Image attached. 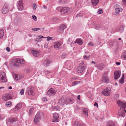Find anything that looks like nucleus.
Instances as JSON below:
<instances>
[{"label": "nucleus", "instance_id": "f257e3e1", "mask_svg": "<svg viewBox=\"0 0 126 126\" xmlns=\"http://www.w3.org/2000/svg\"><path fill=\"white\" fill-rule=\"evenodd\" d=\"M85 66L83 62H82L79 64L77 68V72L79 73H83L85 69Z\"/></svg>", "mask_w": 126, "mask_h": 126}, {"label": "nucleus", "instance_id": "f03ea898", "mask_svg": "<svg viewBox=\"0 0 126 126\" xmlns=\"http://www.w3.org/2000/svg\"><path fill=\"white\" fill-rule=\"evenodd\" d=\"M108 73V72L107 71L105 72L104 73L101 80L102 82L107 83L109 82V78L107 75Z\"/></svg>", "mask_w": 126, "mask_h": 126}, {"label": "nucleus", "instance_id": "7ed1b4c3", "mask_svg": "<svg viewBox=\"0 0 126 126\" xmlns=\"http://www.w3.org/2000/svg\"><path fill=\"white\" fill-rule=\"evenodd\" d=\"M0 81L2 82H5L7 81V79L5 72H2L0 74Z\"/></svg>", "mask_w": 126, "mask_h": 126}, {"label": "nucleus", "instance_id": "20e7f679", "mask_svg": "<svg viewBox=\"0 0 126 126\" xmlns=\"http://www.w3.org/2000/svg\"><path fill=\"white\" fill-rule=\"evenodd\" d=\"M41 116V114L39 112H38L36 114L34 120V122L36 124L38 123L40 121Z\"/></svg>", "mask_w": 126, "mask_h": 126}, {"label": "nucleus", "instance_id": "39448f33", "mask_svg": "<svg viewBox=\"0 0 126 126\" xmlns=\"http://www.w3.org/2000/svg\"><path fill=\"white\" fill-rule=\"evenodd\" d=\"M9 10V5L5 3L2 10V12L4 14H6Z\"/></svg>", "mask_w": 126, "mask_h": 126}, {"label": "nucleus", "instance_id": "423d86ee", "mask_svg": "<svg viewBox=\"0 0 126 126\" xmlns=\"http://www.w3.org/2000/svg\"><path fill=\"white\" fill-rule=\"evenodd\" d=\"M110 87H107L102 91V93L105 96H109L110 94Z\"/></svg>", "mask_w": 126, "mask_h": 126}, {"label": "nucleus", "instance_id": "0eeeda50", "mask_svg": "<svg viewBox=\"0 0 126 126\" xmlns=\"http://www.w3.org/2000/svg\"><path fill=\"white\" fill-rule=\"evenodd\" d=\"M58 10H60V11L62 13H65L68 12L69 10V8L68 7H64L63 8H58Z\"/></svg>", "mask_w": 126, "mask_h": 126}, {"label": "nucleus", "instance_id": "6e6552de", "mask_svg": "<svg viewBox=\"0 0 126 126\" xmlns=\"http://www.w3.org/2000/svg\"><path fill=\"white\" fill-rule=\"evenodd\" d=\"M56 92V90L52 88H50L48 91L47 94L49 95L52 96L54 95Z\"/></svg>", "mask_w": 126, "mask_h": 126}, {"label": "nucleus", "instance_id": "1a4fd4ad", "mask_svg": "<svg viewBox=\"0 0 126 126\" xmlns=\"http://www.w3.org/2000/svg\"><path fill=\"white\" fill-rule=\"evenodd\" d=\"M117 103L119 106L120 107V109H123V108H124V109H125L126 106V104L125 103L122 102L120 100L117 101Z\"/></svg>", "mask_w": 126, "mask_h": 126}, {"label": "nucleus", "instance_id": "9d476101", "mask_svg": "<svg viewBox=\"0 0 126 126\" xmlns=\"http://www.w3.org/2000/svg\"><path fill=\"white\" fill-rule=\"evenodd\" d=\"M15 62L17 64L23 65L25 62V60L21 59H17L15 60Z\"/></svg>", "mask_w": 126, "mask_h": 126}, {"label": "nucleus", "instance_id": "9b49d317", "mask_svg": "<svg viewBox=\"0 0 126 126\" xmlns=\"http://www.w3.org/2000/svg\"><path fill=\"white\" fill-rule=\"evenodd\" d=\"M33 88L31 87H29L27 89V93L29 95H33L34 94V92L33 91Z\"/></svg>", "mask_w": 126, "mask_h": 126}, {"label": "nucleus", "instance_id": "f8f14e48", "mask_svg": "<svg viewBox=\"0 0 126 126\" xmlns=\"http://www.w3.org/2000/svg\"><path fill=\"white\" fill-rule=\"evenodd\" d=\"M123 109H120L119 110V112L118 113V115L119 116H121L122 117H124L125 115V113L124 108Z\"/></svg>", "mask_w": 126, "mask_h": 126}, {"label": "nucleus", "instance_id": "ddd939ff", "mask_svg": "<svg viewBox=\"0 0 126 126\" xmlns=\"http://www.w3.org/2000/svg\"><path fill=\"white\" fill-rule=\"evenodd\" d=\"M53 118L52 122H58L59 120V115L57 113H54L53 114Z\"/></svg>", "mask_w": 126, "mask_h": 126}, {"label": "nucleus", "instance_id": "4468645a", "mask_svg": "<svg viewBox=\"0 0 126 126\" xmlns=\"http://www.w3.org/2000/svg\"><path fill=\"white\" fill-rule=\"evenodd\" d=\"M66 27V26L64 24H63L61 25L58 28V32L60 33L62 32H63L64 29Z\"/></svg>", "mask_w": 126, "mask_h": 126}, {"label": "nucleus", "instance_id": "2eb2a0df", "mask_svg": "<svg viewBox=\"0 0 126 126\" xmlns=\"http://www.w3.org/2000/svg\"><path fill=\"white\" fill-rule=\"evenodd\" d=\"M31 53L35 57L39 56L41 54V52L39 51L33 50L31 51Z\"/></svg>", "mask_w": 126, "mask_h": 126}, {"label": "nucleus", "instance_id": "dca6fc26", "mask_svg": "<svg viewBox=\"0 0 126 126\" xmlns=\"http://www.w3.org/2000/svg\"><path fill=\"white\" fill-rule=\"evenodd\" d=\"M17 8L20 11H21L23 9L22 1V0H19L18 3Z\"/></svg>", "mask_w": 126, "mask_h": 126}, {"label": "nucleus", "instance_id": "f3484780", "mask_svg": "<svg viewBox=\"0 0 126 126\" xmlns=\"http://www.w3.org/2000/svg\"><path fill=\"white\" fill-rule=\"evenodd\" d=\"M13 77L14 79L16 80L21 79L23 78L22 75L21 74L17 75L15 74H13Z\"/></svg>", "mask_w": 126, "mask_h": 126}, {"label": "nucleus", "instance_id": "a211bd4d", "mask_svg": "<svg viewBox=\"0 0 126 126\" xmlns=\"http://www.w3.org/2000/svg\"><path fill=\"white\" fill-rule=\"evenodd\" d=\"M65 104H67L72 102L73 99L72 98H70L68 97L64 99Z\"/></svg>", "mask_w": 126, "mask_h": 126}, {"label": "nucleus", "instance_id": "6ab92c4d", "mask_svg": "<svg viewBox=\"0 0 126 126\" xmlns=\"http://www.w3.org/2000/svg\"><path fill=\"white\" fill-rule=\"evenodd\" d=\"M7 120L9 122L13 123L17 121V118L16 117H10L8 118Z\"/></svg>", "mask_w": 126, "mask_h": 126}, {"label": "nucleus", "instance_id": "aec40b11", "mask_svg": "<svg viewBox=\"0 0 126 126\" xmlns=\"http://www.w3.org/2000/svg\"><path fill=\"white\" fill-rule=\"evenodd\" d=\"M52 62L51 61L48 59H46L43 62V64L44 66H47Z\"/></svg>", "mask_w": 126, "mask_h": 126}, {"label": "nucleus", "instance_id": "412c9836", "mask_svg": "<svg viewBox=\"0 0 126 126\" xmlns=\"http://www.w3.org/2000/svg\"><path fill=\"white\" fill-rule=\"evenodd\" d=\"M55 44L54 46V47L55 48H59L61 47L62 43L61 42H56L55 43Z\"/></svg>", "mask_w": 126, "mask_h": 126}, {"label": "nucleus", "instance_id": "4be33fe9", "mask_svg": "<svg viewBox=\"0 0 126 126\" xmlns=\"http://www.w3.org/2000/svg\"><path fill=\"white\" fill-rule=\"evenodd\" d=\"M120 71H116L114 73V79H117L120 77Z\"/></svg>", "mask_w": 126, "mask_h": 126}, {"label": "nucleus", "instance_id": "5701e85b", "mask_svg": "<svg viewBox=\"0 0 126 126\" xmlns=\"http://www.w3.org/2000/svg\"><path fill=\"white\" fill-rule=\"evenodd\" d=\"M10 99V97L9 95L7 94H4L2 96V99L5 101H7Z\"/></svg>", "mask_w": 126, "mask_h": 126}, {"label": "nucleus", "instance_id": "b1692460", "mask_svg": "<svg viewBox=\"0 0 126 126\" xmlns=\"http://www.w3.org/2000/svg\"><path fill=\"white\" fill-rule=\"evenodd\" d=\"M123 10L122 8H116L115 9V14L116 15H118L120 12H121Z\"/></svg>", "mask_w": 126, "mask_h": 126}, {"label": "nucleus", "instance_id": "393cba45", "mask_svg": "<svg viewBox=\"0 0 126 126\" xmlns=\"http://www.w3.org/2000/svg\"><path fill=\"white\" fill-rule=\"evenodd\" d=\"M58 103L61 105H63L65 104L64 100L63 97H62L59 99Z\"/></svg>", "mask_w": 126, "mask_h": 126}, {"label": "nucleus", "instance_id": "a878e982", "mask_svg": "<svg viewBox=\"0 0 126 126\" xmlns=\"http://www.w3.org/2000/svg\"><path fill=\"white\" fill-rule=\"evenodd\" d=\"M75 43H77L81 45L83 44V42L80 39H77Z\"/></svg>", "mask_w": 126, "mask_h": 126}, {"label": "nucleus", "instance_id": "bb28decb", "mask_svg": "<svg viewBox=\"0 0 126 126\" xmlns=\"http://www.w3.org/2000/svg\"><path fill=\"white\" fill-rule=\"evenodd\" d=\"M74 126H84L83 125L78 121H76L74 122Z\"/></svg>", "mask_w": 126, "mask_h": 126}, {"label": "nucleus", "instance_id": "cd10ccee", "mask_svg": "<svg viewBox=\"0 0 126 126\" xmlns=\"http://www.w3.org/2000/svg\"><path fill=\"white\" fill-rule=\"evenodd\" d=\"M99 0H91V2L92 4L94 6L96 5L98 3Z\"/></svg>", "mask_w": 126, "mask_h": 126}, {"label": "nucleus", "instance_id": "c85d7f7f", "mask_svg": "<svg viewBox=\"0 0 126 126\" xmlns=\"http://www.w3.org/2000/svg\"><path fill=\"white\" fill-rule=\"evenodd\" d=\"M114 123L111 121H110L108 122L106 126H114Z\"/></svg>", "mask_w": 126, "mask_h": 126}, {"label": "nucleus", "instance_id": "c756f323", "mask_svg": "<svg viewBox=\"0 0 126 126\" xmlns=\"http://www.w3.org/2000/svg\"><path fill=\"white\" fill-rule=\"evenodd\" d=\"M22 106L21 104H18L15 107V109L16 110H18L20 109Z\"/></svg>", "mask_w": 126, "mask_h": 126}, {"label": "nucleus", "instance_id": "7c9ffc66", "mask_svg": "<svg viewBox=\"0 0 126 126\" xmlns=\"http://www.w3.org/2000/svg\"><path fill=\"white\" fill-rule=\"evenodd\" d=\"M34 110L33 107L31 108L29 110V115L30 116H32L33 114V111Z\"/></svg>", "mask_w": 126, "mask_h": 126}, {"label": "nucleus", "instance_id": "2f4dec72", "mask_svg": "<svg viewBox=\"0 0 126 126\" xmlns=\"http://www.w3.org/2000/svg\"><path fill=\"white\" fill-rule=\"evenodd\" d=\"M12 104V102L9 101L7 102L5 104L6 106L8 107H10Z\"/></svg>", "mask_w": 126, "mask_h": 126}, {"label": "nucleus", "instance_id": "473e14b6", "mask_svg": "<svg viewBox=\"0 0 126 126\" xmlns=\"http://www.w3.org/2000/svg\"><path fill=\"white\" fill-rule=\"evenodd\" d=\"M121 57L123 59L126 60V51L122 53Z\"/></svg>", "mask_w": 126, "mask_h": 126}, {"label": "nucleus", "instance_id": "72a5a7b5", "mask_svg": "<svg viewBox=\"0 0 126 126\" xmlns=\"http://www.w3.org/2000/svg\"><path fill=\"white\" fill-rule=\"evenodd\" d=\"M4 35V30L2 29H0V38L3 37Z\"/></svg>", "mask_w": 126, "mask_h": 126}, {"label": "nucleus", "instance_id": "f704fd0d", "mask_svg": "<svg viewBox=\"0 0 126 126\" xmlns=\"http://www.w3.org/2000/svg\"><path fill=\"white\" fill-rule=\"evenodd\" d=\"M100 70L103 69L104 68V65L103 64L98 65L96 66Z\"/></svg>", "mask_w": 126, "mask_h": 126}, {"label": "nucleus", "instance_id": "c9c22d12", "mask_svg": "<svg viewBox=\"0 0 126 126\" xmlns=\"http://www.w3.org/2000/svg\"><path fill=\"white\" fill-rule=\"evenodd\" d=\"M124 31V28L123 26H121L119 28V32L121 33L122 32Z\"/></svg>", "mask_w": 126, "mask_h": 126}, {"label": "nucleus", "instance_id": "e433bc0d", "mask_svg": "<svg viewBox=\"0 0 126 126\" xmlns=\"http://www.w3.org/2000/svg\"><path fill=\"white\" fill-rule=\"evenodd\" d=\"M84 113L87 116H88V110L86 108H85L83 110Z\"/></svg>", "mask_w": 126, "mask_h": 126}, {"label": "nucleus", "instance_id": "4c0bfd02", "mask_svg": "<svg viewBox=\"0 0 126 126\" xmlns=\"http://www.w3.org/2000/svg\"><path fill=\"white\" fill-rule=\"evenodd\" d=\"M90 55H87L86 54L84 55L83 58L85 60H88L90 58Z\"/></svg>", "mask_w": 126, "mask_h": 126}, {"label": "nucleus", "instance_id": "58836bf2", "mask_svg": "<svg viewBox=\"0 0 126 126\" xmlns=\"http://www.w3.org/2000/svg\"><path fill=\"white\" fill-rule=\"evenodd\" d=\"M79 83V81H75L74 82L72 83V85L73 86H74L76 85Z\"/></svg>", "mask_w": 126, "mask_h": 126}, {"label": "nucleus", "instance_id": "ea45409f", "mask_svg": "<svg viewBox=\"0 0 126 126\" xmlns=\"http://www.w3.org/2000/svg\"><path fill=\"white\" fill-rule=\"evenodd\" d=\"M45 38H47V41H49L50 40H52V38L49 36L45 37Z\"/></svg>", "mask_w": 126, "mask_h": 126}, {"label": "nucleus", "instance_id": "a19ab883", "mask_svg": "<svg viewBox=\"0 0 126 126\" xmlns=\"http://www.w3.org/2000/svg\"><path fill=\"white\" fill-rule=\"evenodd\" d=\"M101 28V27L98 24L96 25L95 27V29L97 30H99Z\"/></svg>", "mask_w": 126, "mask_h": 126}, {"label": "nucleus", "instance_id": "79ce46f5", "mask_svg": "<svg viewBox=\"0 0 126 126\" xmlns=\"http://www.w3.org/2000/svg\"><path fill=\"white\" fill-rule=\"evenodd\" d=\"M40 29H40V28H32V30L33 31H37L38 30H39Z\"/></svg>", "mask_w": 126, "mask_h": 126}, {"label": "nucleus", "instance_id": "37998d69", "mask_svg": "<svg viewBox=\"0 0 126 126\" xmlns=\"http://www.w3.org/2000/svg\"><path fill=\"white\" fill-rule=\"evenodd\" d=\"M66 54L65 53H63L61 56V58L62 59H64L66 56Z\"/></svg>", "mask_w": 126, "mask_h": 126}, {"label": "nucleus", "instance_id": "c03bdc74", "mask_svg": "<svg viewBox=\"0 0 126 126\" xmlns=\"http://www.w3.org/2000/svg\"><path fill=\"white\" fill-rule=\"evenodd\" d=\"M57 19V18L56 17H53L51 18V20L53 22H55Z\"/></svg>", "mask_w": 126, "mask_h": 126}, {"label": "nucleus", "instance_id": "a18cd8bd", "mask_svg": "<svg viewBox=\"0 0 126 126\" xmlns=\"http://www.w3.org/2000/svg\"><path fill=\"white\" fill-rule=\"evenodd\" d=\"M98 13L99 14H101L102 13V9H99L98 11Z\"/></svg>", "mask_w": 126, "mask_h": 126}, {"label": "nucleus", "instance_id": "49530a36", "mask_svg": "<svg viewBox=\"0 0 126 126\" xmlns=\"http://www.w3.org/2000/svg\"><path fill=\"white\" fill-rule=\"evenodd\" d=\"M124 78H121V80L119 81V82L122 84L124 83Z\"/></svg>", "mask_w": 126, "mask_h": 126}, {"label": "nucleus", "instance_id": "de8ad7c7", "mask_svg": "<svg viewBox=\"0 0 126 126\" xmlns=\"http://www.w3.org/2000/svg\"><path fill=\"white\" fill-rule=\"evenodd\" d=\"M45 73L46 74H49V75H51V73L50 72H49L47 71H45Z\"/></svg>", "mask_w": 126, "mask_h": 126}, {"label": "nucleus", "instance_id": "09e8293b", "mask_svg": "<svg viewBox=\"0 0 126 126\" xmlns=\"http://www.w3.org/2000/svg\"><path fill=\"white\" fill-rule=\"evenodd\" d=\"M24 89H21V91L20 92V94L21 95H22L24 94Z\"/></svg>", "mask_w": 126, "mask_h": 126}, {"label": "nucleus", "instance_id": "8fccbe9b", "mask_svg": "<svg viewBox=\"0 0 126 126\" xmlns=\"http://www.w3.org/2000/svg\"><path fill=\"white\" fill-rule=\"evenodd\" d=\"M70 63H71V64L70 65H68V67L70 69H71L73 67L72 63L71 62Z\"/></svg>", "mask_w": 126, "mask_h": 126}, {"label": "nucleus", "instance_id": "3c124183", "mask_svg": "<svg viewBox=\"0 0 126 126\" xmlns=\"http://www.w3.org/2000/svg\"><path fill=\"white\" fill-rule=\"evenodd\" d=\"M83 16L82 14H79L77 15L76 16L77 17H80Z\"/></svg>", "mask_w": 126, "mask_h": 126}, {"label": "nucleus", "instance_id": "603ef678", "mask_svg": "<svg viewBox=\"0 0 126 126\" xmlns=\"http://www.w3.org/2000/svg\"><path fill=\"white\" fill-rule=\"evenodd\" d=\"M33 8L34 10H35L36 9V6L35 3L33 4Z\"/></svg>", "mask_w": 126, "mask_h": 126}, {"label": "nucleus", "instance_id": "864d4df0", "mask_svg": "<svg viewBox=\"0 0 126 126\" xmlns=\"http://www.w3.org/2000/svg\"><path fill=\"white\" fill-rule=\"evenodd\" d=\"M32 17L33 19L36 20L37 19V17L35 15H32Z\"/></svg>", "mask_w": 126, "mask_h": 126}, {"label": "nucleus", "instance_id": "5fc2aeb1", "mask_svg": "<svg viewBox=\"0 0 126 126\" xmlns=\"http://www.w3.org/2000/svg\"><path fill=\"white\" fill-rule=\"evenodd\" d=\"M76 79V78L75 77H72L70 79V81H72L73 80H75Z\"/></svg>", "mask_w": 126, "mask_h": 126}, {"label": "nucleus", "instance_id": "6e6d98bb", "mask_svg": "<svg viewBox=\"0 0 126 126\" xmlns=\"http://www.w3.org/2000/svg\"><path fill=\"white\" fill-rule=\"evenodd\" d=\"M122 2L124 4L126 5V0H123Z\"/></svg>", "mask_w": 126, "mask_h": 126}, {"label": "nucleus", "instance_id": "4d7b16f0", "mask_svg": "<svg viewBox=\"0 0 126 126\" xmlns=\"http://www.w3.org/2000/svg\"><path fill=\"white\" fill-rule=\"evenodd\" d=\"M88 45L89 46H94V44L93 43L91 42H90L88 44Z\"/></svg>", "mask_w": 126, "mask_h": 126}, {"label": "nucleus", "instance_id": "13d9d810", "mask_svg": "<svg viewBox=\"0 0 126 126\" xmlns=\"http://www.w3.org/2000/svg\"><path fill=\"white\" fill-rule=\"evenodd\" d=\"M42 99L45 101H47V98L46 97H44Z\"/></svg>", "mask_w": 126, "mask_h": 126}, {"label": "nucleus", "instance_id": "bf43d9fd", "mask_svg": "<svg viewBox=\"0 0 126 126\" xmlns=\"http://www.w3.org/2000/svg\"><path fill=\"white\" fill-rule=\"evenodd\" d=\"M6 50L8 51L9 52L10 51V49L9 47H7L6 48Z\"/></svg>", "mask_w": 126, "mask_h": 126}, {"label": "nucleus", "instance_id": "052dcab7", "mask_svg": "<svg viewBox=\"0 0 126 126\" xmlns=\"http://www.w3.org/2000/svg\"><path fill=\"white\" fill-rule=\"evenodd\" d=\"M94 105L95 106H96L97 107H98V104L96 102H95V103L94 104Z\"/></svg>", "mask_w": 126, "mask_h": 126}, {"label": "nucleus", "instance_id": "680f3d73", "mask_svg": "<svg viewBox=\"0 0 126 126\" xmlns=\"http://www.w3.org/2000/svg\"><path fill=\"white\" fill-rule=\"evenodd\" d=\"M115 63L117 65H119L121 64V63L120 62H116Z\"/></svg>", "mask_w": 126, "mask_h": 126}, {"label": "nucleus", "instance_id": "e2e57ef3", "mask_svg": "<svg viewBox=\"0 0 126 126\" xmlns=\"http://www.w3.org/2000/svg\"><path fill=\"white\" fill-rule=\"evenodd\" d=\"M113 44H114V42H110V46H112L113 45Z\"/></svg>", "mask_w": 126, "mask_h": 126}, {"label": "nucleus", "instance_id": "0e129e2a", "mask_svg": "<svg viewBox=\"0 0 126 126\" xmlns=\"http://www.w3.org/2000/svg\"><path fill=\"white\" fill-rule=\"evenodd\" d=\"M35 40L37 42H39L40 41L39 39V38H37L35 39Z\"/></svg>", "mask_w": 126, "mask_h": 126}, {"label": "nucleus", "instance_id": "69168bd1", "mask_svg": "<svg viewBox=\"0 0 126 126\" xmlns=\"http://www.w3.org/2000/svg\"><path fill=\"white\" fill-rule=\"evenodd\" d=\"M54 109H56V110H58V109H59V108L57 106H55L54 107Z\"/></svg>", "mask_w": 126, "mask_h": 126}, {"label": "nucleus", "instance_id": "338daca9", "mask_svg": "<svg viewBox=\"0 0 126 126\" xmlns=\"http://www.w3.org/2000/svg\"><path fill=\"white\" fill-rule=\"evenodd\" d=\"M80 95H78V98H77V99L78 100H79L80 99Z\"/></svg>", "mask_w": 126, "mask_h": 126}, {"label": "nucleus", "instance_id": "774afa93", "mask_svg": "<svg viewBox=\"0 0 126 126\" xmlns=\"http://www.w3.org/2000/svg\"><path fill=\"white\" fill-rule=\"evenodd\" d=\"M12 87L11 86H10L9 87L8 89H12Z\"/></svg>", "mask_w": 126, "mask_h": 126}]
</instances>
